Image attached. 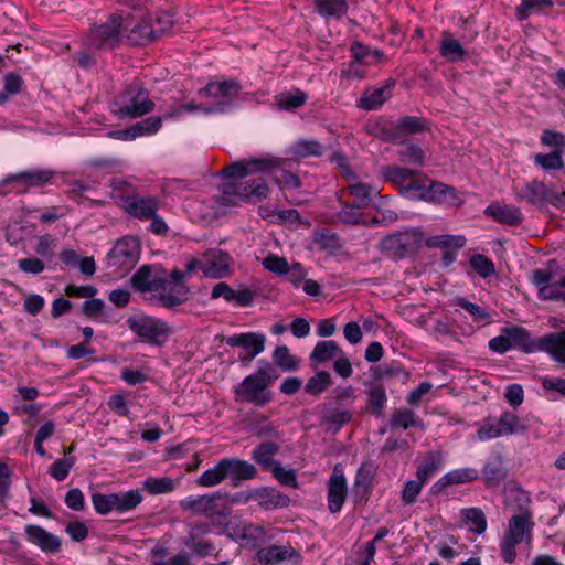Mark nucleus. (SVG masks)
I'll return each mask as SVG.
<instances>
[{"label":"nucleus","instance_id":"nucleus-12","mask_svg":"<svg viewBox=\"0 0 565 565\" xmlns=\"http://www.w3.org/2000/svg\"><path fill=\"white\" fill-rule=\"evenodd\" d=\"M235 394L237 401L247 402L256 406H264L271 399V394L267 391V383H264L252 374L246 376L243 382L235 387Z\"/></svg>","mask_w":565,"mask_h":565},{"label":"nucleus","instance_id":"nucleus-33","mask_svg":"<svg viewBox=\"0 0 565 565\" xmlns=\"http://www.w3.org/2000/svg\"><path fill=\"white\" fill-rule=\"evenodd\" d=\"M279 451V446L275 443H262L252 452V459L264 470H271L277 463L274 456Z\"/></svg>","mask_w":565,"mask_h":565},{"label":"nucleus","instance_id":"nucleus-56","mask_svg":"<svg viewBox=\"0 0 565 565\" xmlns=\"http://www.w3.org/2000/svg\"><path fill=\"white\" fill-rule=\"evenodd\" d=\"M307 99L305 92L297 89L294 93L281 94L278 105L280 108L286 110H292L301 107Z\"/></svg>","mask_w":565,"mask_h":565},{"label":"nucleus","instance_id":"nucleus-45","mask_svg":"<svg viewBox=\"0 0 565 565\" xmlns=\"http://www.w3.org/2000/svg\"><path fill=\"white\" fill-rule=\"evenodd\" d=\"M463 520L470 530L477 534H482L487 530V521L482 510L478 508L463 509L461 511Z\"/></svg>","mask_w":565,"mask_h":565},{"label":"nucleus","instance_id":"nucleus-29","mask_svg":"<svg viewBox=\"0 0 565 565\" xmlns=\"http://www.w3.org/2000/svg\"><path fill=\"white\" fill-rule=\"evenodd\" d=\"M439 54L450 63L461 62L467 56L466 50L449 32L443 33V39L439 42Z\"/></svg>","mask_w":565,"mask_h":565},{"label":"nucleus","instance_id":"nucleus-63","mask_svg":"<svg viewBox=\"0 0 565 565\" xmlns=\"http://www.w3.org/2000/svg\"><path fill=\"white\" fill-rule=\"evenodd\" d=\"M543 299L565 300V274L554 280V287H545Z\"/></svg>","mask_w":565,"mask_h":565},{"label":"nucleus","instance_id":"nucleus-47","mask_svg":"<svg viewBox=\"0 0 565 565\" xmlns=\"http://www.w3.org/2000/svg\"><path fill=\"white\" fill-rule=\"evenodd\" d=\"M341 203V209L338 212V220L344 224L349 225H358L363 223L362 220V207H358L352 202L343 201V199L339 200Z\"/></svg>","mask_w":565,"mask_h":565},{"label":"nucleus","instance_id":"nucleus-40","mask_svg":"<svg viewBox=\"0 0 565 565\" xmlns=\"http://www.w3.org/2000/svg\"><path fill=\"white\" fill-rule=\"evenodd\" d=\"M441 455L439 452L428 454L423 462L417 467L416 478L422 482H427L430 477L440 468Z\"/></svg>","mask_w":565,"mask_h":565},{"label":"nucleus","instance_id":"nucleus-39","mask_svg":"<svg viewBox=\"0 0 565 565\" xmlns=\"http://www.w3.org/2000/svg\"><path fill=\"white\" fill-rule=\"evenodd\" d=\"M332 385V377L328 371H319L313 376L309 377L305 392L311 396H320Z\"/></svg>","mask_w":565,"mask_h":565},{"label":"nucleus","instance_id":"nucleus-3","mask_svg":"<svg viewBox=\"0 0 565 565\" xmlns=\"http://www.w3.org/2000/svg\"><path fill=\"white\" fill-rule=\"evenodd\" d=\"M131 287L152 303L163 307L161 296H167L170 281L166 270L158 265H142L130 278Z\"/></svg>","mask_w":565,"mask_h":565},{"label":"nucleus","instance_id":"nucleus-23","mask_svg":"<svg viewBox=\"0 0 565 565\" xmlns=\"http://www.w3.org/2000/svg\"><path fill=\"white\" fill-rule=\"evenodd\" d=\"M484 214L498 223L510 226L520 225L523 221L522 212L518 206L500 204L498 202L488 205Z\"/></svg>","mask_w":565,"mask_h":565},{"label":"nucleus","instance_id":"nucleus-50","mask_svg":"<svg viewBox=\"0 0 565 565\" xmlns=\"http://www.w3.org/2000/svg\"><path fill=\"white\" fill-rule=\"evenodd\" d=\"M399 194L408 200L426 201V182L422 179H415L414 177L409 179V182L405 185V188H402Z\"/></svg>","mask_w":565,"mask_h":565},{"label":"nucleus","instance_id":"nucleus-58","mask_svg":"<svg viewBox=\"0 0 565 565\" xmlns=\"http://www.w3.org/2000/svg\"><path fill=\"white\" fill-rule=\"evenodd\" d=\"M294 151L299 157L322 154V146L317 140H300L295 143Z\"/></svg>","mask_w":565,"mask_h":565},{"label":"nucleus","instance_id":"nucleus-53","mask_svg":"<svg viewBox=\"0 0 565 565\" xmlns=\"http://www.w3.org/2000/svg\"><path fill=\"white\" fill-rule=\"evenodd\" d=\"M163 118H166L164 115L163 116H150V117L135 124L134 128H135V132L137 134V137L151 136V135L157 134L162 126Z\"/></svg>","mask_w":565,"mask_h":565},{"label":"nucleus","instance_id":"nucleus-2","mask_svg":"<svg viewBox=\"0 0 565 565\" xmlns=\"http://www.w3.org/2000/svg\"><path fill=\"white\" fill-rule=\"evenodd\" d=\"M257 476L256 467L243 459L228 457L221 459L213 468L205 470L198 479L202 487H214L228 480L232 487H241Z\"/></svg>","mask_w":565,"mask_h":565},{"label":"nucleus","instance_id":"nucleus-37","mask_svg":"<svg viewBox=\"0 0 565 565\" xmlns=\"http://www.w3.org/2000/svg\"><path fill=\"white\" fill-rule=\"evenodd\" d=\"M248 430L259 438H278L279 433L273 423L263 414L253 416L248 423Z\"/></svg>","mask_w":565,"mask_h":565},{"label":"nucleus","instance_id":"nucleus-49","mask_svg":"<svg viewBox=\"0 0 565 565\" xmlns=\"http://www.w3.org/2000/svg\"><path fill=\"white\" fill-rule=\"evenodd\" d=\"M503 330L511 343V348H521L526 352L529 351L530 335L524 328L513 326L505 327Z\"/></svg>","mask_w":565,"mask_h":565},{"label":"nucleus","instance_id":"nucleus-22","mask_svg":"<svg viewBox=\"0 0 565 565\" xmlns=\"http://www.w3.org/2000/svg\"><path fill=\"white\" fill-rule=\"evenodd\" d=\"M377 194L379 190L372 185L356 181L348 184L339 191V200L350 195L353 198V204L358 207L365 209L372 203L373 196Z\"/></svg>","mask_w":565,"mask_h":565},{"label":"nucleus","instance_id":"nucleus-24","mask_svg":"<svg viewBox=\"0 0 565 565\" xmlns=\"http://www.w3.org/2000/svg\"><path fill=\"white\" fill-rule=\"evenodd\" d=\"M395 83L386 82L381 87L367 88L358 102V107L365 110H375L381 107L392 96V88Z\"/></svg>","mask_w":565,"mask_h":565},{"label":"nucleus","instance_id":"nucleus-48","mask_svg":"<svg viewBox=\"0 0 565 565\" xmlns=\"http://www.w3.org/2000/svg\"><path fill=\"white\" fill-rule=\"evenodd\" d=\"M405 138L411 135L420 134L429 130L428 121L423 117L404 116L399 118Z\"/></svg>","mask_w":565,"mask_h":565},{"label":"nucleus","instance_id":"nucleus-5","mask_svg":"<svg viewBox=\"0 0 565 565\" xmlns=\"http://www.w3.org/2000/svg\"><path fill=\"white\" fill-rule=\"evenodd\" d=\"M140 258V243L137 237L124 236L107 254V268L111 274L124 276L130 271Z\"/></svg>","mask_w":565,"mask_h":565},{"label":"nucleus","instance_id":"nucleus-4","mask_svg":"<svg viewBox=\"0 0 565 565\" xmlns=\"http://www.w3.org/2000/svg\"><path fill=\"white\" fill-rule=\"evenodd\" d=\"M113 107L120 118H137L151 113L154 103L148 89L139 83H132L115 96Z\"/></svg>","mask_w":565,"mask_h":565},{"label":"nucleus","instance_id":"nucleus-62","mask_svg":"<svg viewBox=\"0 0 565 565\" xmlns=\"http://www.w3.org/2000/svg\"><path fill=\"white\" fill-rule=\"evenodd\" d=\"M426 201H437L440 198L446 196L448 193L454 194L455 189L441 182L429 181V184H426Z\"/></svg>","mask_w":565,"mask_h":565},{"label":"nucleus","instance_id":"nucleus-38","mask_svg":"<svg viewBox=\"0 0 565 565\" xmlns=\"http://www.w3.org/2000/svg\"><path fill=\"white\" fill-rule=\"evenodd\" d=\"M275 365L286 372H294L299 369L300 361L290 353L287 345H278L273 352Z\"/></svg>","mask_w":565,"mask_h":565},{"label":"nucleus","instance_id":"nucleus-18","mask_svg":"<svg viewBox=\"0 0 565 565\" xmlns=\"http://www.w3.org/2000/svg\"><path fill=\"white\" fill-rule=\"evenodd\" d=\"M205 267L202 271L205 277L220 279L226 277L230 273L231 257L221 249H209L203 254Z\"/></svg>","mask_w":565,"mask_h":565},{"label":"nucleus","instance_id":"nucleus-57","mask_svg":"<svg viewBox=\"0 0 565 565\" xmlns=\"http://www.w3.org/2000/svg\"><path fill=\"white\" fill-rule=\"evenodd\" d=\"M148 20H151V26L156 36L167 32L173 24L172 17L168 12H158L156 14H148Z\"/></svg>","mask_w":565,"mask_h":565},{"label":"nucleus","instance_id":"nucleus-61","mask_svg":"<svg viewBox=\"0 0 565 565\" xmlns=\"http://www.w3.org/2000/svg\"><path fill=\"white\" fill-rule=\"evenodd\" d=\"M273 476L284 486L297 487V477L294 469H285L280 463H276L271 469Z\"/></svg>","mask_w":565,"mask_h":565},{"label":"nucleus","instance_id":"nucleus-8","mask_svg":"<svg viewBox=\"0 0 565 565\" xmlns=\"http://www.w3.org/2000/svg\"><path fill=\"white\" fill-rule=\"evenodd\" d=\"M422 242L423 232L420 228H409L385 236L382 241V247L391 256L403 258L416 252L422 246Z\"/></svg>","mask_w":565,"mask_h":565},{"label":"nucleus","instance_id":"nucleus-20","mask_svg":"<svg viewBox=\"0 0 565 565\" xmlns=\"http://www.w3.org/2000/svg\"><path fill=\"white\" fill-rule=\"evenodd\" d=\"M54 177L51 169H30L4 178V183H17L25 186L21 192H25L28 188H40L50 183Z\"/></svg>","mask_w":565,"mask_h":565},{"label":"nucleus","instance_id":"nucleus-41","mask_svg":"<svg viewBox=\"0 0 565 565\" xmlns=\"http://www.w3.org/2000/svg\"><path fill=\"white\" fill-rule=\"evenodd\" d=\"M403 149L398 151L399 160L407 164H415L418 168L424 167L425 152L415 143L402 141Z\"/></svg>","mask_w":565,"mask_h":565},{"label":"nucleus","instance_id":"nucleus-15","mask_svg":"<svg viewBox=\"0 0 565 565\" xmlns=\"http://www.w3.org/2000/svg\"><path fill=\"white\" fill-rule=\"evenodd\" d=\"M95 510L99 514L116 512L118 514L135 509L142 500V497H92Z\"/></svg>","mask_w":565,"mask_h":565},{"label":"nucleus","instance_id":"nucleus-10","mask_svg":"<svg viewBox=\"0 0 565 565\" xmlns=\"http://www.w3.org/2000/svg\"><path fill=\"white\" fill-rule=\"evenodd\" d=\"M121 30V17L110 15L105 23L90 30L86 45L97 50L113 49L119 42Z\"/></svg>","mask_w":565,"mask_h":565},{"label":"nucleus","instance_id":"nucleus-64","mask_svg":"<svg viewBox=\"0 0 565 565\" xmlns=\"http://www.w3.org/2000/svg\"><path fill=\"white\" fill-rule=\"evenodd\" d=\"M457 305L469 312L475 321H484L490 318L489 312L484 307L472 303L466 299H458Z\"/></svg>","mask_w":565,"mask_h":565},{"label":"nucleus","instance_id":"nucleus-30","mask_svg":"<svg viewBox=\"0 0 565 565\" xmlns=\"http://www.w3.org/2000/svg\"><path fill=\"white\" fill-rule=\"evenodd\" d=\"M342 354L341 348L335 341L322 340L317 342L309 355L312 365L329 362Z\"/></svg>","mask_w":565,"mask_h":565},{"label":"nucleus","instance_id":"nucleus-14","mask_svg":"<svg viewBox=\"0 0 565 565\" xmlns=\"http://www.w3.org/2000/svg\"><path fill=\"white\" fill-rule=\"evenodd\" d=\"M170 277L172 282H170V286L168 287V294L167 296H161L160 299L163 301V308L174 309L189 299L190 289L184 282L186 277L184 270L174 268L170 273Z\"/></svg>","mask_w":565,"mask_h":565},{"label":"nucleus","instance_id":"nucleus-31","mask_svg":"<svg viewBox=\"0 0 565 565\" xmlns=\"http://www.w3.org/2000/svg\"><path fill=\"white\" fill-rule=\"evenodd\" d=\"M380 174L384 181L392 183L401 193L402 188L406 185L405 182L416 177L418 172L397 166H384L381 168Z\"/></svg>","mask_w":565,"mask_h":565},{"label":"nucleus","instance_id":"nucleus-28","mask_svg":"<svg viewBox=\"0 0 565 565\" xmlns=\"http://www.w3.org/2000/svg\"><path fill=\"white\" fill-rule=\"evenodd\" d=\"M532 527L533 523H531V513L524 511L510 519L509 531L504 535L511 537L514 542L516 541L522 543L526 536H530Z\"/></svg>","mask_w":565,"mask_h":565},{"label":"nucleus","instance_id":"nucleus-46","mask_svg":"<svg viewBox=\"0 0 565 565\" xmlns=\"http://www.w3.org/2000/svg\"><path fill=\"white\" fill-rule=\"evenodd\" d=\"M374 478V468L371 463L362 465L355 476L354 492L355 494L364 493L372 490Z\"/></svg>","mask_w":565,"mask_h":565},{"label":"nucleus","instance_id":"nucleus-42","mask_svg":"<svg viewBox=\"0 0 565 565\" xmlns=\"http://www.w3.org/2000/svg\"><path fill=\"white\" fill-rule=\"evenodd\" d=\"M175 480L169 477L147 478L142 482V490L151 494H163L175 491Z\"/></svg>","mask_w":565,"mask_h":565},{"label":"nucleus","instance_id":"nucleus-26","mask_svg":"<svg viewBox=\"0 0 565 565\" xmlns=\"http://www.w3.org/2000/svg\"><path fill=\"white\" fill-rule=\"evenodd\" d=\"M478 470L473 468H459L447 472L434 486L433 491L438 493L445 490L448 486L463 484L478 479Z\"/></svg>","mask_w":565,"mask_h":565},{"label":"nucleus","instance_id":"nucleus-9","mask_svg":"<svg viewBox=\"0 0 565 565\" xmlns=\"http://www.w3.org/2000/svg\"><path fill=\"white\" fill-rule=\"evenodd\" d=\"M225 497H199L195 500H182L181 507L185 510H192L194 513L204 514L212 522L224 525L227 516L231 514V508L223 501Z\"/></svg>","mask_w":565,"mask_h":565},{"label":"nucleus","instance_id":"nucleus-27","mask_svg":"<svg viewBox=\"0 0 565 565\" xmlns=\"http://www.w3.org/2000/svg\"><path fill=\"white\" fill-rule=\"evenodd\" d=\"M534 417H519L511 412H503L498 419L502 436L503 435H520L525 433L531 427V420Z\"/></svg>","mask_w":565,"mask_h":565},{"label":"nucleus","instance_id":"nucleus-7","mask_svg":"<svg viewBox=\"0 0 565 565\" xmlns=\"http://www.w3.org/2000/svg\"><path fill=\"white\" fill-rule=\"evenodd\" d=\"M514 195L516 200L535 206L552 204L559 207L565 205V191L556 193L537 180L526 182L521 188H514Z\"/></svg>","mask_w":565,"mask_h":565},{"label":"nucleus","instance_id":"nucleus-1","mask_svg":"<svg viewBox=\"0 0 565 565\" xmlns=\"http://www.w3.org/2000/svg\"><path fill=\"white\" fill-rule=\"evenodd\" d=\"M242 87L235 79L224 82H211L199 90L200 96H207L214 99L209 106H200L195 103H189L177 107L171 113L164 114V117H180L184 113L202 110L205 114L227 111L238 97Z\"/></svg>","mask_w":565,"mask_h":565},{"label":"nucleus","instance_id":"nucleus-43","mask_svg":"<svg viewBox=\"0 0 565 565\" xmlns=\"http://www.w3.org/2000/svg\"><path fill=\"white\" fill-rule=\"evenodd\" d=\"M391 429H407L409 427H415L422 425L420 420L416 418L414 411L408 408H398L396 409L391 418Z\"/></svg>","mask_w":565,"mask_h":565},{"label":"nucleus","instance_id":"nucleus-54","mask_svg":"<svg viewBox=\"0 0 565 565\" xmlns=\"http://www.w3.org/2000/svg\"><path fill=\"white\" fill-rule=\"evenodd\" d=\"M471 268L482 278H488L495 273L494 264L491 259L481 254H475L470 257Z\"/></svg>","mask_w":565,"mask_h":565},{"label":"nucleus","instance_id":"nucleus-11","mask_svg":"<svg viewBox=\"0 0 565 565\" xmlns=\"http://www.w3.org/2000/svg\"><path fill=\"white\" fill-rule=\"evenodd\" d=\"M269 189L263 178L244 182H228L223 185V194L238 196L247 202H259L268 195Z\"/></svg>","mask_w":565,"mask_h":565},{"label":"nucleus","instance_id":"nucleus-34","mask_svg":"<svg viewBox=\"0 0 565 565\" xmlns=\"http://www.w3.org/2000/svg\"><path fill=\"white\" fill-rule=\"evenodd\" d=\"M316 11L323 18H342L348 11L347 0H312Z\"/></svg>","mask_w":565,"mask_h":565},{"label":"nucleus","instance_id":"nucleus-44","mask_svg":"<svg viewBox=\"0 0 565 565\" xmlns=\"http://www.w3.org/2000/svg\"><path fill=\"white\" fill-rule=\"evenodd\" d=\"M386 401V392L382 385H374L369 390L367 405L374 416L380 417L383 415Z\"/></svg>","mask_w":565,"mask_h":565},{"label":"nucleus","instance_id":"nucleus-17","mask_svg":"<svg viewBox=\"0 0 565 565\" xmlns=\"http://www.w3.org/2000/svg\"><path fill=\"white\" fill-rule=\"evenodd\" d=\"M125 211L132 217L149 220L159 209V201L154 196H141L138 194L124 198Z\"/></svg>","mask_w":565,"mask_h":565},{"label":"nucleus","instance_id":"nucleus-35","mask_svg":"<svg viewBox=\"0 0 565 565\" xmlns=\"http://www.w3.org/2000/svg\"><path fill=\"white\" fill-rule=\"evenodd\" d=\"M154 31L151 26V20L147 17L142 18L128 33V40L135 45H146L156 39Z\"/></svg>","mask_w":565,"mask_h":565},{"label":"nucleus","instance_id":"nucleus-59","mask_svg":"<svg viewBox=\"0 0 565 565\" xmlns=\"http://www.w3.org/2000/svg\"><path fill=\"white\" fill-rule=\"evenodd\" d=\"M263 266L270 273L284 275L289 271V264L286 258L277 255H268L263 259Z\"/></svg>","mask_w":565,"mask_h":565},{"label":"nucleus","instance_id":"nucleus-13","mask_svg":"<svg viewBox=\"0 0 565 565\" xmlns=\"http://www.w3.org/2000/svg\"><path fill=\"white\" fill-rule=\"evenodd\" d=\"M24 536L30 544L38 546L45 554H56L61 551V539L40 525L28 524Z\"/></svg>","mask_w":565,"mask_h":565},{"label":"nucleus","instance_id":"nucleus-55","mask_svg":"<svg viewBox=\"0 0 565 565\" xmlns=\"http://www.w3.org/2000/svg\"><path fill=\"white\" fill-rule=\"evenodd\" d=\"M328 494H347V481L341 465H335L329 479Z\"/></svg>","mask_w":565,"mask_h":565},{"label":"nucleus","instance_id":"nucleus-60","mask_svg":"<svg viewBox=\"0 0 565 565\" xmlns=\"http://www.w3.org/2000/svg\"><path fill=\"white\" fill-rule=\"evenodd\" d=\"M433 246L440 248H449L452 247L455 249H460L466 244V238L461 235H439L433 238Z\"/></svg>","mask_w":565,"mask_h":565},{"label":"nucleus","instance_id":"nucleus-6","mask_svg":"<svg viewBox=\"0 0 565 565\" xmlns=\"http://www.w3.org/2000/svg\"><path fill=\"white\" fill-rule=\"evenodd\" d=\"M127 324L141 341L157 347H161L172 333L166 321L151 316L130 317Z\"/></svg>","mask_w":565,"mask_h":565},{"label":"nucleus","instance_id":"nucleus-19","mask_svg":"<svg viewBox=\"0 0 565 565\" xmlns=\"http://www.w3.org/2000/svg\"><path fill=\"white\" fill-rule=\"evenodd\" d=\"M274 164V161L266 159L241 160L223 168L221 174L224 179L236 181L247 177L252 172L269 170Z\"/></svg>","mask_w":565,"mask_h":565},{"label":"nucleus","instance_id":"nucleus-16","mask_svg":"<svg viewBox=\"0 0 565 565\" xmlns=\"http://www.w3.org/2000/svg\"><path fill=\"white\" fill-rule=\"evenodd\" d=\"M321 425L327 427L328 431L337 434L344 425L352 419V413L334 402H326L320 411Z\"/></svg>","mask_w":565,"mask_h":565},{"label":"nucleus","instance_id":"nucleus-21","mask_svg":"<svg viewBox=\"0 0 565 565\" xmlns=\"http://www.w3.org/2000/svg\"><path fill=\"white\" fill-rule=\"evenodd\" d=\"M536 345L554 361L565 364V331L547 333L539 338Z\"/></svg>","mask_w":565,"mask_h":565},{"label":"nucleus","instance_id":"nucleus-32","mask_svg":"<svg viewBox=\"0 0 565 565\" xmlns=\"http://www.w3.org/2000/svg\"><path fill=\"white\" fill-rule=\"evenodd\" d=\"M209 531V525H195L191 529L185 545L196 555L205 557L213 554L214 545L206 540H198L200 533Z\"/></svg>","mask_w":565,"mask_h":565},{"label":"nucleus","instance_id":"nucleus-52","mask_svg":"<svg viewBox=\"0 0 565 565\" xmlns=\"http://www.w3.org/2000/svg\"><path fill=\"white\" fill-rule=\"evenodd\" d=\"M379 136L386 142H401L404 141L405 135L402 129L399 119L384 124L379 131Z\"/></svg>","mask_w":565,"mask_h":565},{"label":"nucleus","instance_id":"nucleus-51","mask_svg":"<svg viewBox=\"0 0 565 565\" xmlns=\"http://www.w3.org/2000/svg\"><path fill=\"white\" fill-rule=\"evenodd\" d=\"M534 163L544 170H561L564 167L561 150H553L550 153H537Z\"/></svg>","mask_w":565,"mask_h":565},{"label":"nucleus","instance_id":"nucleus-25","mask_svg":"<svg viewBox=\"0 0 565 565\" xmlns=\"http://www.w3.org/2000/svg\"><path fill=\"white\" fill-rule=\"evenodd\" d=\"M227 345L242 348L244 352H263L265 350L266 337L262 333L245 332L225 338Z\"/></svg>","mask_w":565,"mask_h":565},{"label":"nucleus","instance_id":"nucleus-36","mask_svg":"<svg viewBox=\"0 0 565 565\" xmlns=\"http://www.w3.org/2000/svg\"><path fill=\"white\" fill-rule=\"evenodd\" d=\"M292 555H297L294 548L281 545H270L269 547L263 548L258 552L259 561L264 564L270 565L286 561Z\"/></svg>","mask_w":565,"mask_h":565}]
</instances>
